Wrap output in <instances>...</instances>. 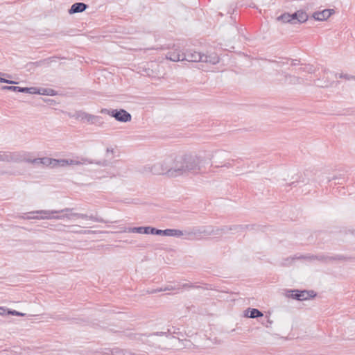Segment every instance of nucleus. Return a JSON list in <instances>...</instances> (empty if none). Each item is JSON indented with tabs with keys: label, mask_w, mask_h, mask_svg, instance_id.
<instances>
[{
	"label": "nucleus",
	"mask_w": 355,
	"mask_h": 355,
	"mask_svg": "<svg viewBox=\"0 0 355 355\" xmlns=\"http://www.w3.org/2000/svg\"><path fill=\"white\" fill-rule=\"evenodd\" d=\"M203 164V157L195 153H184L169 156L161 162L146 167L145 171L153 175L177 178L199 173Z\"/></svg>",
	"instance_id": "obj_1"
},
{
	"label": "nucleus",
	"mask_w": 355,
	"mask_h": 355,
	"mask_svg": "<svg viewBox=\"0 0 355 355\" xmlns=\"http://www.w3.org/2000/svg\"><path fill=\"white\" fill-rule=\"evenodd\" d=\"M85 163L93 164L95 163L97 165L106 166H108L110 162L107 159H102L98 162L90 161L87 158H81L80 160L71 159H54V168L57 167H65L68 165H80Z\"/></svg>",
	"instance_id": "obj_2"
},
{
	"label": "nucleus",
	"mask_w": 355,
	"mask_h": 355,
	"mask_svg": "<svg viewBox=\"0 0 355 355\" xmlns=\"http://www.w3.org/2000/svg\"><path fill=\"white\" fill-rule=\"evenodd\" d=\"M286 296L298 301L309 300L317 296V293L313 290H286Z\"/></svg>",
	"instance_id": "obj_3"
},
{
	"label": "nucleus",
	"mask_w": 355,
	"mask_h": 355,
	"mask_svg": "<svg viewBox=\"0 0 355 355\" xmlns=\"http://www.w3.org/2000/svg\"><path fill=\"white\" fill-rule=\"evenodd\" d=\"M101 114H108L114 118L117 121L127 123L131 121L132 116L124 109H107L103 108L101 110Z\"/></svg>",
	"instance_id": "obj_4"
},
{
	"label": "nucleus",
	"mask_w": 355,
	"mask_h": 355,
	"mask_svg": "<svg viewBox=\"0 0 355 355\" xmlns=\"http://www.w3.org/2000/svg\"><path fill=\"white\" fill-rule=\"evenodd\" d=\"M72 116H74V119L77 120L87 121L90 124L101 123V116L93 115L82 110L76 111Z\"/></svg>",
	"instance_id": "obj_5"
},
{
	"label": "nucleus",
	"mask_w": 355,
	"mask_h": 355,
	"mask_svg": "<svg viewBox=\"0 0 355 355\" xmlns=\"http://www.w3.org/2000/svg\"><path fill=\"white\" fill-rule=\"evenodd\" d=\"M72 217H76V218H83V219L89 218L90 220H92L94 221L98 222V223H107L102 218L94 216L92 214L90 216H88V215L84 214L73 213L71 214H64V215H62V216H53V218H56V219H61V218H64L71 219Z\"/></svg>",
	"instance_id": "obj_6"
},
{
	"label": "nucleus",
	"mask_w": 355,
	"mask_h": 355,
	"mask_svg": "<svg viewBox=\"0 0 355 355\" xmlns=\"http://www.w3.org/2000/svg\"><path fill=\"white\" fill-rule=\"evenodd\" d=\"M72 217H76V218H83V219L89 218L90 220H92L94 221L98 222V223H107L102 218L94 216L92 214L90 216H88V215L84 214L73 213L71 214H64V215H62V216H53V218H56V219H61V218H64L71 219Z\"/></svg>",
	"instance_id": "obj_7"
},
{
	"label": "nucleus",
	"mask_w": 355,
	"mask_h": 355,
	"mask_svg": "<svg viewBox=\"0 0 355 355\" xmlns=\"http://www.w3.org/2000/svg\"><path fill=\"white\" fill-rule=\"evenodd\" d=\"M20 160L19 152L0 151V162L19 163Z\"/></svg>",
	"instance_id": "obj_8"
},
{
	"label": "nucleus",
	"mask_w": 355,
	"mask_h": 355,
	"mask_svg": "<svg viewBox=\"0 0 355 355\" xmlns=\"http://www.w3.org/2000/svg\"><path fill=\"white\" fill-rule=\"evenodd\" d=\"M129 232L159 235V230L151 226H139L129 228Z\"/></svg>",
	"instance_id": "obj_9"
},
{
	"label": "nucleus",
	"mask_w": 355,
	"mask_h": 355,
	"mask_svg": "<svg viewBox=\"0 0 355 355\" xmlns=\"http://www.w3.org/2000/svg\"><path fill=\"white\" fill-rule=\"evenodd\" d=\"M277 74H281L284 76V80L283 82L282 80H279L282 83H288L290 85H296V84H302L304 82V79L301 77L293 76L290 73H288L286 72H284L283 71H278Z\"/></svg>",
	"instance_id": "obj_10"
},
{
	"label": "nucleus",
	"mask_w": 355,
	"mask_h": 355,
	"mask_svg": "<svg viewBox=\"0 0 355 355\" xmlns=\"http://www.w3.org/2000/svg\"><path fill=\"white\" fill-rule=\"evenodd\" d=\"M202 53L193 49H187L184 51L183 61L192 62H201Z\"/></svg>",
	"instance_id": "obj_11"
},
{
	"label": "nucleus",
	"mask_w": 355,
	"mask_h": 355,
	"mask_svg": "<svg viewBox=\"0 0 355 355\" xmlns=\"http://www.w3.org/2000/svg\"><path fill=\"white\" fill-rule=\"evenodd\" d=\"M220 58L216 52H210L206 54L202 53V62L216 64L219 62Z\"/></svg>",
	"instance_id": "obj_12"
},
{
	"label": "nucleus",
	"mask_w": 355,
	"mask_h": 355,
	"mask_svg": "<svg viewBox=\"0 0 355 355\" xmlns=\"http://www.w3.org/2000/svg\"><path fill=\"white\" fill-rule=\"evenodd\" d=\"M183 55H184V52H181L179 49H175L169 51L166 53V59L170 60L173 62H178V61H183Z\"/></svg>",
	"instance_id": "obj_13"
},
{
	"label": "nucleus",
	"mask_w": 355,
	"mask_h": 355,
	"mask_svg": "<svg viewBox=\"0 0 355 355\" xmlns=\"http://www.w3.org/2000/svg\"><path fill=\"white\" fill-rule=\"evenodd\" d=\"M244 316L249 318H262L263 313L258 309L248 308L244 311Z\"/></svg>",
	"instance_id": "obj_14"
},
{
	"label": "nucleus",
	"mask_w": 355,
	"mask_h": 355,
	"mask_svg": "<svg viewBox=\"0 0 355 355\" xmlns=\"http://www.w3.org/2000/svg\"><path fill=\"white\" fill-rule=\"evenodd\" d=\"M88 7V5L83 2H76L73 3L71 8L69 9V13L75 14L82 12H84Z\"/></svg>",
	"instance_id": "obj_15"
},
{
	"label": "nucleus",
	"mask_w": 355,
	"mask_h": 355,
	"mask_svg": "<svg viewBox=\"0 0 355 355\" xmlns=\"http://www.w3.org/2000/svg\"><path fill=\"white\" fill-rule=\"evenodd\" d=\"M184 234L183 231L175 229L159 230V236L180 237Z\"/></svg>",
	"instance_id": "obj_16"
},
{
	"label": "nucleus",
	"mask_w": 355,
	"mask_h": 355,
	"mask_svg": "<svg viewBox=\"0 0 355 355\" xmlns=\"http://www.w3.org/2000/svg\"><path fill=\"white\" fill-rule=\"evenodd\" d=\"M312 18L316 21H324L327 20L329 17V12L327 10H322L321 12H315L312 15Z\"/></svg>",
	"instance_id": "obj_17"
},
{
	"label": "nucleus",
	"mask_w": 355,
	"mask_h": 355,
	"mask_svg": "<svg viewBox=\"0 0 355 355\" xmlns=\"http://www.w3.org/2000/svg\"><path fill=\"white\" fill-rule=\"evenodd\" d=\"M28 155L25 153H20V157H21V160H20V162H27V163H31L35 165L41 164L42 158L31 159V158L27 157Z\"/></svg>",
	"instance_id": "obj_18"
},
{
	"label": "nucleus",
	"mask_w": 355,
	"mask_h": 355,
	"mask_svg": "<svg viewBox=\"0 0 355 355\" xmlns=\"http://www.w3.org/2000/svg\"><path fill=\"white\" fill-rule=\"evenodd\" d=\"M46 214L47 216H41V217H39L37 216H28L27 217H25V216H21L22 218L24 219H33V218H36V219H38V218H53V216H51L49 214H50V212L49 211H36V214ZM34 214H35V212L33 211V212H30L29 214L31 215H33Z\"/></svg>",
	"instance_id": "obj_19"
},
{
	"label": "nucleus",
	"mask_w": 355,
	"mask_h": 355,
	"mask_svg": "<svg viewBox=\"0 0 355 355\" xmlns=\"http://www.w3.org/2000/svg\"><path fill=\"white\" fill-rule=\"evenodd\" d=\"M38 92H36V94H40V95H46V96H53L57 95L58 92L51 88H42V87H37Z\"/></svg>",
	"instance_id": "obj_20"
},
{
	"label": "nucleus",
	"mask_w": 355,
	"mask_h": 355,
	"mask_svg": "<svg viewBox=\"0 0 355 355\" xmlns=\"http://www.w3.org/2000/svg\"><path fill=\"white\" fill-rule=\"evenodd\" d=\"M298 17V24L306 22L309 19V15L306 11L303 10H297Z\"/></svg>",
	"instance_id": "obj_21"
},
{
	"label": "nucleus",
	"mask_w": 355,
	"mask_h": 355,
	"mask_svg": "<svg viewBox=\"0 0 355 355\" xmlns=\"http://www.w3.org/2000/svg\"><path fill=\"white\" fill-rule=\"evenodd\" d=\"M229 229L231 230V232L240 233L245 231L246 229H248V227L245 226V225H230Z\"/></svg>",
	"instance_id": "obj_22"
},
{
	"label": "nucleus",
	"mask_w": 355,
	"mask_h": 355,
	"mask_svg": "<svg viewBox=\"0 0 355 355\" xmlns=\"http://www.w3.org/2000/svg\"><path fill=\"white\" fill-rule=\"evenodd\" d=\"M277 20L282 23H288L291 24V14L284 12L277 17Z\"/></svg>",
	"instance_id": "obj_23"
},
{
	"label": "nucleus",
	"mask_w": 355,
	"mask_h": 355,
	"mask_svg": "<svg viewBox=\"0 0 355 355\" xmlns=\"http://www.w3.org/2000/svg\"><path fill=\"white\" fill-rule=\"evenodd\" d=\"M310 259H317L321 262L327 263L329 262V256L324 254L312 255L309 257Z\"/></svg>",
	"instance_id": "obj_24"
},
{
	"label": "nucleus",
	"mask_w": 355,
	"mask_h": 355,
	"mask_svg": "<svg viewBox=\"0 0 355 355\" xmlns=\"http://www.w3.org/2000/svg\"><path fill=\"white\" fill-rule=\"evenodd\" d=\"M19 92L21 93H26L31 94H36V92H38L37 87H19Z\"/></svg>",
	"instance_id": "obj_25"
},
{
	"label": "nucleus",
	"mask_w": 355,
	"mask_h": 355,
	"mask_svg": "<svg viewBox=\"0 0 355 355\" xmlns=\"http://www.w3.org/2000/svg\"><path fill=\"white\" fill-rule=\"evenodd\" d=\"M54 158L50 157H42L41 164L46 166H50L51 168H54Z\"/></svg>",
	"instance_id": "obj_26"
},
{
	"label": "nucleus",
	"mask_w": 355,
	"mask_h": 355,
	"mask_svg": "<svg viewBox=\"0 0 355 355\" xmlns=\"http://www.w3.org/2000/svg\"><path fill=\"white\" fill-rule=\"evenodd\" d=\"M351 258L343 254H336L334 256H329V261H345L349 260Z\"/></svg>",
	"instance_id": "obj_27"
},
{
	"label": "nucleus",
	"mask_w": 355,
	"mask_h": 355,
	"mask_svg": "<svg viewBox=\"0 0 355 355\" xmlns=\"http://www.w3.org/2000/svg\"><path fill=\"white\" fill-rule=\"evenodd\" d=\"M58 59H60L58 56H52L41 60L40 62L44 64L49 65L52 62H56Z\"/></svg>",
	"instance_id": "obj_28"
},
{
	"label": "nucleus",
	"mask_w": 355,
	"mask_h": 355,
	"mask_svg": "<svg viewBox=\"0 0 355 355\" xmlns=\"http://www.w3.org/2000/svg\"><path fill=\"white\" fill-rule=\"evenodd\" d=\"M262 324H263L266 327H270L272 323V321L270 319L268 315H263L262 318L259 320Z\"/></svg>",
	"instance_id": "obj_29"
},
{
	"label": "nucleus",
	"mask_w": 355,
	"mask_h": 355,
	"mask_svg": "<svg viewBox=\"0 0 355 355\" xmlns=\"http://www.w3.org/2000/svg\"><path fill=\"white\" fill-rule=\"evenodd\" d=\"M335 76L336 78L338 77L340 78H345L347 80H354L355 81V76H352V75H349V74H347V73H336L335 74Z\"/></svg>",
	"instance_id": "obj_30"
},
{
	"label": "nucleus",
	"mask_w": 355,
	"mask_h": 355,
	"mask_svg": "<svg viewBox=\"0 0 355 355\" xmlns=\"http://www.w3.org/2000/svg\"><path fill=\"white\" fill-rule=\"evenodd\" d=\"M299 70L309 73H313L315 71L313 66L310 64L305 65L304 67H301Z\"/></svg>",
	"instance_id": "obj_31"
},
{
	"label": "nucleus",
	"mask_w": 355,
	"mask_h": 355,
	"mask_svg": "<svg viewBox=\"0 0 355 355\" xmlns=\"http://www.w3.org/2000/svg\"><path fill=\"white\" fill-rule=\"evenodd\" d=\"M211 232H212V226L204 227L199 230L200 234L207 236L211 235Z\"/></svg>",
	"instance_id": "obj_32"
},
{
	"label": "nucleus",
	"mask_w": 355,
	"mask_h": 355,
	"mask_svg": "<svg viewBox=\"0 0 355 355\" xmlns=\"http://www.w3.org/2000/svg\"><path fill=\"white\" fill-rule=\"evenodd\" d=\"M110 352L112 355H125V351L118 347L112 349Z\"/></svg>",
	"instance_id": "obj_33"
},
{
	"label": "nucleus",
	"mask_w": 355,
	"mask_h": 355,
	"mask_svg": "<svg viewBox=\"0 0 355 355\" xmlns=\"http://www.w3.org/2000/svg\"><path fill=\"white\" fill-rule=\"evenodd\" d=\"M173 288L172 287H164V288H157V289H152V290H148L147 292L150 294H153V293H156L157 292H161V291H171L172 290Z\"/></svg>",
	"instance_id": "obj_34"
},
{
	"label": "nucleus",
	"mask_w": 355,
	"mask_h": 355,
	"mask_svg": "<svg viewBox=\"0 0 355 355\" xmlns=\"http://www.w3.org/2000/svg\"><path fill=\"white\" fill-rule=\"evenodd\" d=\"M6 315H16V316H24L25 313H23L21 312H19L16 310H11L6 309Z\"/></svg>",
	"instance_id": "obj_35"
},
{
	"label": "nucleus",
	"mask_w": 355,
	"mask_h": 355,
	"mask_svg": "<svg viewBox=\"0 0 355 355\" xmlns=\"http://www.w3.org/2000/svg\"><path fill=\"white\" fill-rule=\"evenodd\" d=\"M1 89L2 90H8V91L18 93L19 89V86L11 85V86H2Z\"/></svg>",
	"instance_id": "obj_36"
},
{
	"label": "nucleus",
	"mask_w": 355,
	"mask_h": 355,
	"mask_svg": "<svg viewBox=\"0 0 355 355\" xmlns=\"http://www.w3.org/2000/svg\"><path fill=\"white\" fill-rule=\"evenodd\" d=\"M291 24H298V17L297 11L291 14Z\"/></svg>",
	"instance_id": "obj_37"
},
{
	"label": "nucleus",
	"mask_w": 355,
	"mask_h": 355,
	"mask_svg": "<svg viewBox=\"0 0 355 355\" xmlns=\"http://www.w3.org/2000/svg\"><path fill=\"white\" fill-rule=\"evenodd\" d=\"M141 335L138 334L130 333L127 334V337L130 340H139Z\"/></svg>",
	"instance_id": "obj_38"
},
{
	"label": "nucleus",
	"mask_w": 355,
	"mask_h": 355,
	"mask_svg": "<svg viewBox=\"0 0 355 355\" xmlns=\"http://www.w3.org/2000/svg\"><path fill=\"white\" fill-rule=\"evenodd\" d=\"M230 225L227 226V225H224V226H222L220 227V234H227L230 232H231V230H230Z\"/></svg>",
	"instance_id": "obj_39"
},
{
	"label": "nucleus",
	"mask_w": 355,
	"mask_h": 355,
	"mask_svg": "<svg viewBox=\"0 0 355 355\" xmlns=\"http://www.w3.org/2000/svg\"><path fill=\"white\" fill-rule=\"evenodd\" d=\"M245 225L248 227V229H246V230H257L260 227V226L257 224H250Z\"/></svg>",
	"instance_id": "obj_40"
},
{
	"label": "nucleus",
	"mask_w": 355,
	"mask_h": 355,
	"mask_svg": "<svg viewBox=\"0 0 355 355\" xmlns=\"http://www.w3.org/2000/svg\"><path fill=\"white\" fill-rule=\"evenodd\" d=\"M219 234H220V227L212 226V232H211V235H219Z\"/></svg>",
	"instance_id": "obj_41"
},
{
	"label": "nucleus",
	"mask_w": 355,
	"mask_h": 355,
	"mask_svg": "<svg viewBox=\"0 0 355 355\" xmlns=\"http://www.w3.org/2000/svg\"><path fill=\"white\" fill-rule=\"evenodd\" d=\"M299 182H304V180H297L295 181H293L292 182L286 184V186L288 187H296L297 186V184L299 183Z\"/></svg>",
	"instance_id": "obj_42"
},
{
	"label": "nucleus",
	"mask_w": 355,
	"mask_h": 355,
	"mask_svg": "<svg viewBox=\"0 0 355 355\" xmlns=\"http://www.w3.org/2000/svg\"><path fill=\"white\" fill-rule=\"evenodd\" d=\"M282 59L286 60V63H287L288 60H290L289 58H282ZM270 62H273V63H276V64H279L280 66L284 65L285 64V62H283V61L270 60Z\"/></svg>",
	"instance_id": "obj_43"
},
{
	"label": "nucleus",
	"mask_w": 355,
	"mask_h": 355,
	"mask_svg": "<svg viewBox=\"0 0 355 355\" xmlns=\"http://www.w3.org/2000/svg\"><path fill=\"white\" fill-rule=\"evenodd\" d=\"M71 210H73V209L65 208V209H62L60 211H51V214H57V213H62V212H69V211H71Z\"/></svg>",
	"instance_id": "obj_44"
},
{
	"label": "nucleus",
	"mask_w": 355,
	"mask_h": 355,
	"mask_svg": "<svg viewBox=\"0 0 355 355\" xmlns=\"http://www.w3.org/2000/svg\"><path fill=\"white\" fill-rule=\"evenodd\" d=\"M184 288H200L199 286H196L193 284H184L182 286Z\"/></svg>",
	"instance_id": "obj_45"
},
{
	"label": "nucleus",
	"mask_w": 355,
	"mask_h": 355,
	"mask_svg": "<svg viewBox=\"0 0 355 355\" xmlns=\"http://www.w3.org/2000/svg\"><path fill=\"white\" fill-rule=\"evenodd\" d=\"M42 100L50 105H54L55 103V101L53 99L42 98Z\"/></svg>",
	"instance_id": "obj_46"
},
{
	"label": "nucleus",
	"mask_w": 355,
	"mask_h": 355,
	"mask_svg": "<svg viewBox=\"0 0 355 355\" xmlns=\"http://www.w3.org/2000/svg\"><path fill=\"white\" fill-rule=\"evenodd\" d=\"M1 74V73H0V75ZM0 83L11 84V83H13L14 82L12 80L0 77Z\"/></svg>",
	"instance_id": "obj_47"
},
{
	"label": "nucleus",
	"mask_w": 355,
	"mask_h": 355,
	"mask_svg": "<svg viewBox=\"0 0 355 355\" xmlns=\"http://www.w3.org/2000/svg\"><path fill=\"white\" fill-rule=\"evenodd\" d=\"M300 64V60L292 59L291 65L296 66Z\"/></svg>",
	"instance_id": "obj_48"
},
{
	"label": "nucleus",
	"mask_w": 355,
	"mask_h": 355,
	"mask_svg": "<svg viewBox=\"0 0 355 355\" xmlns=\"http://www.w3.org/2000/svg\"><path fill=\"white\" fill-rule=\"evenodd\" d=\"M106 153H107V155H108V154L110 153H111L112 154V157H111V159L114 157V151L113 148H107V150H106Z\"/></svg>",
	"instance_id": "obj_49"
},
{
	"label": "nucleus",
	"mask_w": 355,
	"mask_h": 355,
	"mask_svg": "<svg viewBox=\"0 0 355 355\" xmlns=\"http://www.w3.org/2000/svg\"><path fill=\"white\" fill-rule=\"evenodd\" d=\"M6 309L0 306V315H6Z\"/></svg>",
	"instance_id": "obj_50"
},
{
	"label": "nucleus",
	"mask_w": 355,
	"mask_h": 355,
	"mask_svg": "<svg viewBox=\"0 0 355 355\" xmlns=\"http://www.w3.org/2000/svg\"><path fill=\"white\" fill-rule=\"evenodd\" d=\"M166 334H167L166 332L157 331V332L154 333V335H156V336H163V335H166Z\"/></svg>",
	"instance_id": "obj_51"
},
{
	"label": "nucleus",
	"mask_w": 355,
	"mask_h": 355,
	"mask_svg": "<svg viewBox=\"0 0 355 355\" xmlns=\"http://www.w3.org/2000/svg\"><path fill=\"white\" fill-rule=\"evenodd\" d=\"M325 10L329 11V17L334 12V10L333 9H325Z\"/></svg>",
	"instance_id": "obj_52"
},
{
	"label": "nucleus",
	"mask_w": 355,
	"mask_h": 355,
	"mask_svg": "<svg viewBox=\"0 0 355 355\" xmlns=\"http://www.w3.org/2000/svg\"><path fill=\"white\" fill-rule=\"evenodd\" d=\"M224 166H226V167H230V163H227V164H225L223 165Z\"/></svg>",
	"instance_id": "obj_53"
},
{
	"label": "nucleus",
	"mask_w": 355,
	"mask_h": 355,
	"mask_svg": "<svg viewBox=\"0 0 355 355\" xmlns=\"http://www.w3.org/2000/svg\"><path fill=\"white\" fill-rule=\"evenodd\" d=\"M69 116L71 117V118H74V116H72L73 115V114H71V113H69Z\"/></svg>",
	"instance_id": "obj_54"
},
{
	"label": "nucleus",
	"mask_w": 355,
	"mask_h": 355,
	"mask_svg": "<svg viewBox=\"0 0 355 355\" xmlns=\"http://www.w3.org/2000/svg\"><path fill=\"white\" fill-rule=\"evenodd\" d=\"M328 86H329V85H328V84H325L324 85H321V87H328Z\"/></svg>",
	"instance_id": "obj_55"
},
{
	"label": "nucleus",
	"mask_w": 355,
	"mask_h": 355,
	"mask_svg": "<svg viewBox=\"0 0 355 355\" xmlns=\"http://www.w3.org/2000/svg\"><path fill=\"white\" fill-rule=\"evenodd\" d=\"M173 333V334H178V333H177V330H175Z\"/></svg>",
	"instance_id": "obj_56"
},
{
	"label": "nucleus",
	"mask_w": 355,
	"mask_h": 355,
	"mask_svg": "<svg viewBox=\"0 0 355 355\" xmlns=\"http://www.w3.org/2000/svg\"><path fill=\"white\" fill-rule=\"evenodd\" d=\"M173 333V334H178V333H177V330H175Z\"/></svg>",
	"instance_id": "obj_57"
},
{
	"label": "nucleus",
	"mask_w": 355,
	"mask_h": 355,
	"mask_svg": "<svg viewBox=\"0 0 355 355\" xmlns=\"http://www.w3.org/2000/svg\"><path fill=\"white\" fill-rule=\"evenodd\" d=\"M300 258H302V259H305L306 257H304V256H302Z\"/></svg>",
	"instance_id": "obj_58"
}]
</instances>
